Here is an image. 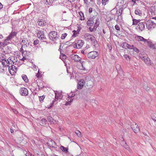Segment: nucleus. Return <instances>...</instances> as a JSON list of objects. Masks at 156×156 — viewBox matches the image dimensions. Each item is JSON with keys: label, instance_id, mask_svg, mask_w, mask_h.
<instances>
[{"label": "nucleus", "instance_id": "obj_1", "mask_svg": "<svg viewBox=\"0 0 156 156\" xmlns=\"http://www.w3.org/2000/svg\"><path fill=\"white\" fill-rule=\"evenodd\" d=\"M123 10L122 7L120 6L118 9L116 8H114L111 11L112 15L116 16H117V21L121 22L122 21V12Z\"/></svg>", "mask_w": 156, "mask_h": 156}, {"label": "nucleus", "instance_id": "obj_2", "mask_svg": "<svg viewBox=\"0 0 156 156\" xmlns=\"http://www.w3.org/2000/svg\"><path fill=\"white\" fill-rule=\"evenodd\" d=\"M50 39L53 41H55L59 39V36L57 33L55 31H52L49 34Z\"/></svg>", "mask_w": 156, "mask_h": 156}, {"label": "nucleus", "instance_id": "obj_3", "mask_svg": "<svg viewBox=\"0 0 156 156\" xmlns=\"http://www.w3.org/2000/svg\"><path fill=\"white\" fill-rule=\"evenodd\" d=\"M44 32L43 31L38 30L37 33V37L41 41L46 42L47 39L44 35Z\"/></svg>", "mask_w": 156, "mask_h": 156}, {"label": "nucleus", "instance_id": "obj_4", "mask_svg": "<svg viewBox=\"0 0 156 156\" xmlns=\"http://www.w3.org/2000/svg\"><path fill=\"white\" fill-rule=\"evenodd\" d=\"M84 37L86 40H90L92 43L95 44L96 42V40L94 37L89 34H85Z\"/></svg>", "mask_w": 156, "mask_h": 156}, {"label": "nucleus", "instance_id": "obj_5", "mask_svg": "<svg viewBox=\"0 0 156 156\" xmlns=\"http://www.w3.org/2000/svg\"><path fill=\"white\" fill-rule=\"evenodd\" d=\"M146 25L148 30H151L154 28L156 24L151 20H148L146 22Z\"/></svg>", "mask_w": 156, "mask_h": 156}, {"label": "nucleus", "instance_id": "obj_6", "mask_svg": "<svg viewBox=\"0 0 156 156\" xmlns=\"http://www.w3.org/2000/svg\"><path fill=\"white\" fill-rule=\"evenodd\" d=\"M8 70L9 73L12 75H14L16 73L17 68L12 64L10 66H9Z\"/></svg>", "mask_w": 156, "mask_h": 156}, {"label": "nucleus", "instance_id": "obj_7", "mask_svg": "<svg viewBox=\"0 0 156 156\" xmlns=\"http://www.w3.org/2000/svg\"><path fill=\"white\" fill-rule=\"evenodd\" d=\"M98 56V52L96 51H92L90 52L87 55V57L90 59H94Z\"/></svg>", "mask_w": 156, "mask_h": 156}, {"label": "nucleus", "instance_id": "obj_8", "mask_svg": "<svg viewBox=\"0 0 156 156\" xmlns=\"http://www.w3.org/2000/svg\"><path fill=\"white\" fill-rule=\"evenodd\" d=\"M20 93L21 95L26 96L28 95V91L27 88L24 87H22L20 89Z\"/></svg>", "mask_w": 156, "mask_h": 156}, {"label": "nucleus", "instance_id": "obj_9", "mask_svg": "<svg viewBox=\"0 0 156 156\" xmlns=\"http://www.w3.org/2000/svg\"><path fill=\"white\" fill-rule=\"evenodd\" d=\"M84 42L82 40H78L75 42V48L79 49L81 48L84 44Z\"/></svg>", "mask_w": 156, "mask_h": 156}, {"label": "nucleus", "instance_id": "obj_10", "mask_svg": "<svg viewBox=\"0 0 156 156\" xmlns=\"http://www.w3.org/2000/svg\"><path fill=\"white\" fill-rule=\"evenodd\" d=\"M145 28V25L143 22H140L138 23L136 27V30L139 32H141L143 31Z\"/></svg>", "mask_w": 156, "mask_h": 156}, {"label": "nucleus", "instance_id": "obj_11", "mask_svg": "<svg viewBox=\"0 0 156 156\" xmlns=\"http://www.w3.org/2000/svg\"><path fill=\"white\" fill-rule=\"evenodd\" d=\"M131 127L135 133H138L140 131L139 127L136 123H133L131 125Z\"/></svg>", "mask_w": 156, "mask_h": 156}, {"label": "nucleus", "instance_id": "obj_12", "mask_svg": "<svg viewBox=\"0 0 156 156\" xmlns=\"http://www.w3.org/2000/svg\"><path fill=\"white\" fill-rule=\"evenodd\" d=\"M55 94V101H57L58 99H61L62 97V92H59L57 91H54Z\"/></svg>", "mask_w": 156, "mask_h": 156}, {"label": "nucleus", "instance_id": "obj_13", "mask_svg": "<svg viewBox=\"0 0 156 156\" xmlns=\"http://www.w3.org/2000/svg\"><path fill=\"white\" fill-rule=\"evenodd\" d=\"M70 57L75 62H78L81 61V58L77 55L72 54L70 55Z\"/></svg>", "mask_w": 156, "mask_h": 156}, {"label": "nucleus", "instance_id": "obj_14", "mask_svg": "<svg viewBox=\"0 0 156 156\" xmlns=\"http://www.w3.org/2000/svg\"><path fill=\"white\" fill-rule=\"evenodd\" d=\"M85 83V81L83 79H81L78 82L77 88L78 89H81L82 88Z\"/></svg>", "mask_w": 156, "mask_h": 156}, {"label": "nucleus", "instance_id": "obj_15", "mask_svg": "<svg viewBox=\"0 0 156 156\" xmlns=\"http://www.w3.org/2000/svg\"><path fill=\"white\" fill-rule=\"evenodd\" d=\"M99 20H96L95 23L94 24V25L93 28H92L91 27H90L89 29L90 31H92L94 30H95L97 27H98L99 25Z\"/></svg>", "mask_w": 156, "mask_h": 156}, {"label": "nucleus", "instance_id": "obj_16", "mask_svg": "<svg viewBox=\"0 0 156 156\" xmlns=\"http://www.w3.org/2000/svg\"><path fill=\"white\" fill-rule=\"evenodd\" d=\"M141 59L148 65H151V60L149 58L147 57H143Z\"/></svg>", "mask_w": 156, "mask_h": 156}, {"label": "nucleus", "instance_id": "obj_17", "mask_svg": "<svg viewBox=\"0 0 156 156\" xmlns=\"http://www.w3.org/2000/svg\"><path fill=\"white\" fill-rule=\"evenodd\" d=\"M13 59L15 60L14 57H12L11 58H8V59H6L7 61H8V62H9V63H8L9 65L10 64H12V63L13 64V65H16L17 63V61L16 60L15 61H14L13 60Z\"/></svg>", "mask_w": 156, "mask_h": 156}, {"label": "nucleus", "instance_id": "obj_18", "mask_svg": "<svg viewBox=\"0 0 156 156\" xmlns=\"http://www.w3.org/2000/svg\"><path fill=\"white\" fill-rule=\"evenodd\" d=\"M16 34L17 33L16 32H12L9 35V36L7 37L6 39H5V40H10L12 38L15 36Z\"/></svg>", "mask_w": 156, "mask_h": 156}, {"label": "nucleus", "instance_id": "obj_19", "mask_svg": "<svg viewBox=\"0 0 156 156\" xmlns=\"http://www.w3.org/2000/svg\"><path fill=\"white\" fill-rule=\"evenodd\" d=\"M20 43L21 44L22 46V47H27V44H28V41L26 39H22L20 41Z\"/></svg>", "mask_w": 156, "mask_h": 156}, {"label": "nucleus", "instance_id": "obj_20", "mask_svg": "<svg viewBox=\"0 0 156 156\" xmlns=\"http://www.w3.org/2000/svg\"><path fill=\"white\" fill-rule=\"evenodd\" d=\"M38 25L41 26H43L45 25L46 22L43 19H39L37 22Z\"/></svg>", "mask_w": 156, "mask_h": 156}, {"label": "nucleus", "instance_id": "obj_21", "mask_svg": "<svg viewBox=\"0 0 156 156\" xmlns=\"http://www.w3.org/2000/svg\"><path fill=\"white\" fill-rule=\"evenodd\" d=\"M135 39L138 41H143L146 42L147 40L144 39L143 37L139 36H136L135 37Z\"/></svg>", "mask_w": 156, "mask_h": 156}, {"label": "nucleus", "instance_id": "obj_22", "mask_svg": "<svg viewBox=\"0 0 156 156\" xmlns=\"http://www.w3.org/2000/svg\"><path fill=\"white\" fill-rule=\"evenodd\" d=\"M95 21L96 20H94L92 19H90L87 21V24L89 26H92L94 25V22H95Z\"/></svg>", "mask_w": 156, "mask_h": 156}, {"label": "nucleus", "instance_id": "obj_23", "mask_svg": "<svg viewBox=\"0 0 156 156\" xmlns=\"http://www.w3.org/2000/svg\"><path fill=\"white\" fill-rule=\"evenodd\" d=\"M1 62H2V65L5 67L9 66V65L8 64V63H9V62H8V61H7L6 59L5 58V59L3 60Z\"/></svg>", "mask_w": 156, "mask_h": 156}, {"label": "nucleus", "instance_id": "obj_24", "mask_svg": "<svg viewBox=\"0 0 156 156\" xmlns=\"http://www.w3.org/2000/svg\"><path fill=\"white\" fill-rule=\"evenodd\" d=\"M18 135L19 136L17 137L18 139L20 141H21L23 140L24 137H26V136L24 134H23L22 133H20L18 134Z\"/></svg>", "mask_w": 156, "mask_h": 156}, {"label": "nucleus", "instance_id": "obj_25", "mask_svg": "<svg viewBox=\"0 0 156 156\" xmlns=\"http://www.w3.org/2000/svg\"><path fill=\"white\" fill-rule=\"evenodd\" d=\"M146 42L148 44V45L150 48L153 49H154L155 48V47L154 44L151 43V42L150 41L147 40Z\"/></svg>", "mask_w": 156, "mask_h": 156}, {"label": "nucleus", "instance_id": "obj_26", "mask_svg": "<svg viewBox=\"0 0 156 156\" xmlns=\"http://www.w3.org/2000/svg\"><path fill=\"white\" fill-rule=\"evenodd\" d=\"M133 25H137L138 23H140V20H136L134 19H133Z\"/></svg>", "mask_w": 156, "mask_h": 156}, {"label": "nucleus", "instance_id": "obj_27", "mask_svg": "<svg viewBox=\"0 0 156 156\" xmlns=\"http://www.w3.org/2000/svg\"><path fill=\"white\" fill-rule=\"evenodd\" d=\"M135 14L138 15L139 16H141L142 15L141 11L138 9H136L135 10Z\"/></svg>", "mask_w": 156, "mask_h": 156}, {"label": "nucleus", "instance_id": "obj_28", "mask_svg": "<svg viewBox=\"0 0 156 156\" xmlns=\"http://www.w3.org/2000/svg\"><path fill=\"white\" fill-rule=\"evenodd\" d=\"M60 149L66 153L68 152V149L67 148L65 147L62 146L60 147Z\"/></svg>", "mask_w": 156, "mask_h": 156}, {"label": "nucleus", "instance_id": "obj_29", "mask_svg": "<svg viewBox=\"0 0 156 156\" xmlns=\"http://www.w3.org/2000/svg\"><path fill=\"white\" fill-rule=\"evenodd\" d=\"M80 31V30L79 29H78L77 30H74L73 31L74 33L73 35V37H75L77 36V34H79Z\"/></svg>", "mask_w": 156, "mask_h": 156}, {"label": "nucleus", "instance_id": "obj_30", "mask_svg": "<svg viewBox=\"0 0 156 156\" xmlns=\"http://www.w3.org/2000/svg\"><path fill=\"white\" fill-rule=\"evenodd\" d=\"M22 77L23 80L26 83H27L29 80L27 76L25 75H23L22 76Z\"/></svg>", "mask_w": 156, "mask_h": 156}, {"label": "nucleus", "instance_id": "obj_31", "mask_svg": "<svg viewBox=\"0 0 156 156\" xmlns=\"http://www.w3.org/2000/svg\"><path fill=\"white\" fill-rule=\"evenodd\" d=\"M73 99L72 98H69L68 100V101L66 102L65 104L66 105H71V102L73 101Z\"/></svg>", "mask_w": 156, "mask_h": 156}, {"label": "nucleus", "instance_id": "obj_32", "mask_svg": "<svg viewBox=\"0 0 156 156\" xmlns=\"http://www.w3.org/2000/svg\"><path fill=\"white\" fill-rule=\"evenodd\" d=\"M50 142L51 143V146L52 147L55 148V147H56V144L55 141H54L53 140L51 139L50 140Z\"/></svg>", "mask_w": 156, "mask_h": 156}, {"label": "nucleus", "instance_id": "obj_33", "mask_svg": "<svg viewBox=\"0 0 156 156\" xmlns=\"http://www.w3.org/2000/svg\"><path fill=\"white\" fill-rule=\"evenodd\" d=\"M48 120L51 123H54L55 122H53V119L50 116H48L47 117Z\"/></svg>", "mask_w": 156, "mask_h": 156}, {"label": "nucleus", "instance_id": "obj_34", "mask_svg": "<svg viewBox=\"0 0 156 156\" xmlns=\"http://www.w3.org/2000/svg\"><path fill=\"white\" fill-rule=\"evenodd\" d=\"M47 120L46 119L44 118L42 119L40 121V123L41 125H45L46 124Z\"/></svg>", "mask_w": 156, "mask_h": 156}, {"label": "nucleus", "instance_id": "obj_35", "mask_svg": "<svg viewBox=\"0 0 156 156\" xmlns=\"http://www.w3.org/2000/svg\"><path fill=\"white\" fill-rule=\"evenodd\" d=\"M127 45L128 43H127L126 42H125L122 43L121 44V46L122 48L126 49H127Z\"/></svg>", "mask_w": 156, "mask_h": 156}, {"label": "nucleus", "instance_id": "obj_36", "mask_svg": "<svg viewBox=\"0 0 156 156\" xmlns=\"http://www.w3.org/2000/svg\"><path fill=\"white\" fill-rule=\"evenodd\" d=\"M5 57L4 54L0 53V62H1L3 60L5 59Z\"/></svg>", "mask_w": 156, "mask_h": 156}, {"label": "nucleus", "instance_id": "obj_37", "mask_svg": "<svg viewBox=\"0 0 156 156\" xmlns=\"http://www.w3.org/2000/svg\"><path fill=\"white\" fill-rule=\"evenodd\" d=\"M4 67H5L4 66L2 67L0 66V73H5V71Z\"/></svg>", "mask_w": 156, "mask_h": 156}, {"label": "nucleus", "instance_id": "obj_38", "mask_svg": "<svg viewBox=\"0 0 156 156\" xmlns=\"http://www.w3.org/2000/svg\"><path fill=\"white\" fill-rule=\"evenodd\" d=\"M79 14L81 16L80 20H84L85 19L84 17V15L83 13L82 12H79Z\"/></svg>", "mask_w": 156, "mask_h": 156}, {"label": "nucleus", "instance_id": "obj_39", "mask_svg": "<svg viewBox=\"0 0 156 156\" xmlns=\"http://www.w3.org/2000/svg\"><path fill=\"white\" fill-rule=\"evenodd\" d=\"M84 62L82 61H80V63H81V67H80V69L83 70H86V68L83 66V63Z\"/></svg>", "mask_w": 156, "mask_h": 156}, {"label": "nucleus", "instance_id": "obj_40", "mask_svg": "<svg viewBox=\"0 0 156 156\" xmlns=\"http://www.w3.org/2000/svg\"><path fill=\"white\" fill-rule=\"evenodd\" d=\"M45 96L44 95H43L39 97V99L40 101L41 102H42L43 101V100H44Z\"/></svg>", "mask_w": 156, "mask_h": 156}, {"label": "nucleus", "instance_id": "obj_41", "mask_svg": "<svg viewBox=\"0 0 156 156\" xmlns=\"http://www.w3.org/2000/svg\"><path fill=\"white\" fill-rule=\"evenodd\" d=\"M67 34L66 33L63 34L62 35L61 37V38L62 39H64L67 36Z\"/></svg>", "mask_w": 156, "mask_h": 156}, {"label": "nucleus", "instance_id": "obj_42", "mask_svg": "<svg viewBox=\"0 0 156 156\" xmlns=\"http://www.w3.org/2000/svg\"><path fill=\"white\" fill-rule=\"evenodd\" d=\"M127 47V49H132L133 48L134 45H131L129 44H128Z\"/></svg>", "mask_w": 156, "mask_h": 156}, {"label": "nucleus", "instance_id": "obj_43", "mask_svg": "<svg viewBox=\"0 0 156 156\" xmlns=\"http://www.w3.org/2000/svg\"><path fill=\"white\" fill-rule=\"evenodd\" d=\"M75 133L78 136L80 137L81 136V133L80 131L77 130L75 132Z\"/></svg>", "mask_w": 156, "mask_h": 156}, {"label": "nucleus", "instance_id": "obj_44", "mask_svg": "<svg viewBox=\"0 0 156 156\" xmlns=\"http://www.w3.org/2000/svg\"><path fill=\"white\" fill-rule=\"evenodd\" d=\"M132 49H133L134 51H135L136 52H137V53H139V50L137 48L135 47L134 46L133 48Z\"/></svg>", "mask_w": 156, "mask_h": 156}, {"label": "nucleus", "instance_id": "obj_45", "mask_svg": "<svg viewBox=\"0 0 156 156\" xmlns=\"http://www.w3.org/2000/svg\"><path fill=\"white\" fill-rule=\"evenodd\" d=\"M66 56L65 55H63L61 57H60V58L63 60L64 59H66Z\"/></svg>", "mask_w": 156, "mask_h": 156}, {"label": "nucleus", "instance_id": "obj_46", "mask_svg": "<svg viewBox=\"0 0 156 156\" xmlns=\"http://www.w3.org/2000/svg\"><path fill=\"white\" fill-rule=\"evenodd\" d=\"M108 1V0H102V4L103 5H105L106 2Z\"/></svg>", "mask_w": 156, "mask_h": 156}, {"label": "nucleus", "instance_id": "obj_47", "mask_svg": "<svg viewBox=\"0 0 156 156\" xmlns=\"http://www.w3.org/2000/svg\"><path fill=\"white\" fill-rule=\"evenodd\" d=\"M39 42V41L38 40H36L35 41H34V45H37Z\"/></svg>", "mask_w": 156, "mask_h": 156}, {"label": "nucleus", "instance_id": "obj_48", "mask_svg": "<svg viewBox=\"0 0 156 156\" xmlns=\"http://www.w3.org/2000/svg\"><path fill=\"white\" fill-rule=\"evenodd\" d=\"M115 29L118 30H120V27L118 25H116L115 26Z\"/></svg>", "mask_w": 156, "mask_h": 156}, {"label": "nucleus", "instance_id": "obj_49", "mask_svg": "<svg viewBox=\"0 0 156 156\" xmlns=\"http://www.w3.org/2000/svg\"><path fill=\"white\" fill-rule=\"evenodd\" d=\"M124 57L126 59H127V58H128L129 59H130V58H129V55L127 54H126L124 55Z\"/></svg>", "mask_w": 156, "mask_h": 156}, {"label": "nucleus", "instance_id": "obj_50", "mask_svg": "<svg viewBox=\"0 0 156 156\" xmlns=\"http://www.w3.org/2000/svg\"><path fill=\"white\" fill-rule=\"evenodd\" d=\"M36 76L38 78H40L41 76L39 73V70H38V73L36 74Z\"/></svg>", "mask_w": 156, "mask_h": 156}, {"label": "nucleus", "instance_id": "obj_51", "mask_svg": "<svg viewBox=\"0 0 156 156\" xmlns=\"http://www.w3.org/2000/svg\"><path fill=\"white\" fill-rule=\"evenodd\" d=\"M124 147L126 149H128L129 148L126 142L125 143V145H124Z\"/></svg>", "mask_w": 156, "mask_h": 156}, {"label": "nucleus", "instance_id": "obj_52", "mask_svg": "<svg viewBox=\"0 0 156 156\" xmlns=\"http://www.w3.org/2000/svg\"><path fill=\"white\" fill-rule=\"evenodd\" d=\"M12 110L13 111V112L16 114H17L18 113V112L16 110V109H12Z\"/></svg>", "mask_w": 156, "mask_h": 156}, {"label": "nucleus", "instance_id": "obj_53", "mask_svg": "<svg viewBox=\"0 0 156 156\" xmlns=\"http://www.w3.org/2000/svg\"><path fill=\"white\" fill-rule=\"evenodd\" d=\"M67 96H68V98H72L74 97V96H75V94H72V95H71V96H70L69 95L67 94Z\"/></svg>", "mask_w": 156, "mask_h": 156}, {"label": "nucleus", "instance_id": "obj_54", "mask_svg": "<svg viewBox=\"0 0 156 156\" xmlns=\"http://www.w3.org/2000/svg\"><path fill=\"white\" fill-rule=\"evenodd\" d=\"M92 12V8H90L89 9V13H91Z\"/></svg>", "mask_w": 156, "mask_h": 156}, {"label": "nucleus", "instance_id": "obj_55", "mask_svg": "<svg viewBox=\"0 0 156 156\" xmlns=\"http://www.w3.org/2000/svg\"><path fill=\"white\" fill-rule=\"evenodd\" d=\"M2 7L3 5H2V4L1 2H0V9H2Z\"/></svg>", "mask_w": 156, "mask_h": 156}, {"label": "nucleus", "instance_id": "obj_56", "mask_svg": "<svg viewBox=\"0 0 156 156\" xmlns=\"http://www.w3.org/2000/svg\"><path fill=\"white\" fill-rule=\"evenodd\" d=\"M14 130L12 129H10V132L11 133H12L14 132Z\"/></svg>", "mask_w": 156, "mask_h": 156}, {"label": "nucleus", "instance_id": "obj_57", "mask_svg": "<svg viewBox=\"0 0 156 156\" xmlns=\"http://www.w3.org/2000/svg\"><path fill=\"white\" fill-rule=\"evenodd\" d=\"M33 67H34V70H35V69L37 70V69L36 66H35V65H34V66H33Z\"/></svg>", "mask_w": 156, "mask_h": 156}, {"label": "nucleus", "instance_id": "obj_58", "mask_svg": "<svg viewBox=\"0 0 156 156\" xmlns=\"http://www.w3.org/2000/svg\"><path fill=\"white\" fill-rule=\"evenodd\" d=\"M81 52L82 54H84L85 53V50H82L81 51Z\"/></svg>", "mask_w": 156, "mask_h": 156}, {"label": "nucleus", "instance_id": "obj_59", "mask_svg": "<svg viewBox=\"0 0 156 156\" xmlns=\"http://www.w3.org/2000/svg\"><path fill=\"white\" fill-rule=\"evenodd\" d=\"M84 2L85 3L87 4V0H83Z\"/></svg>", "mask_w": 156, "mask_h": 156}, {"label": "nucleus", "instance_id": "obj_60", "mask_svg": "<svg viewBox=\"0 0 156 156\" xmlns=\"http://www.w3.org/2000/svg\"><path fill=\"white\" fill-rule=\"evenodd\" d=\"M75 1V0H69V1L70 2H73Z\"/></svg>", "mask_w": 156, "mask_h": 156}, {"label": "nucleus", "instance_id": "obj_61", "mask_svg": "<svg viewBox=\"0 0 156 156\" xmlns=\"http://www.w3.org/2000/svg\"><path fill=\"white\" fill-rule=\"evenodd\" d=\"M3 38V37L2 35L1 34H0V38L2 39Z\"/></svg>", "mask_w": 156, "mask_h": 156}, {"label": "nucleus", "instance_id": "obj_62", "mask_svg": "<svg viewBox=\"0 0 156 156\" xmlns=\"http://www.w3.org/2000/svg\"><path fill=\"white\" fill-rule=\"evenodd\" d=\"M152 19H155V20H156V17H152Z\"/></svg>", "mask_w": 156, "mask_h": 156}, {"label": "nucleus", "instance_id": "obj_63", "mask_svg": "<svg viewBox=\"0 0 156 156\" xmlns=\"http://www.w3.org/2000/svg\"><path fill=\"white\" fill-rule=\"evenodd\" d=\"M103 33H104V34H105L106 32H105V31L103 29Z\"/></svg>", "mask_w": 156, "mask_h": 156}, {"label": "nucleus", "instance_id": "obj_64", "mask_svg": "<svg viewBox=\"0 0 156 156\" xmlns=\"http://www.w3.org/2000/svg\"><path fill=\"white\" fill-rule=\"evenodd\" d=\"M132 2H133L134 3H136V1L132 0Z\"/></svg>", "mask_w": 156, "mask_h": 156}]
</instances>
